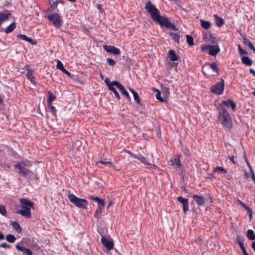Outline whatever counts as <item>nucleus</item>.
Listing matches in <instances>:
<instances>
[{"label":"nucleus","mask_w":255,"mask_h":255,"mask_svg":"<svg viewBox=\"0 0 255 255\" xmlns=\"http://www.w3.org/2000/svg\"><path fill=\"white\" fill-rule=\"evenodd\" d=\"M145 9L150 14L151 18L155 23L159 24L161 26H165L166 28L177 31L178 28L175 24L165 16L160 15V12L150 1L146 2Z\"/></svg>","instance_id":"1"},{"label":"nucleus","mask_w":255,"mask_h":255,"mask_svg":"<svg viewBox=\"0 0 255 255\" xmlns=\"http://www.w3.org/2000/svg\"><path fill=\"white\" fill-rule=\"evenodd\" d=\"M29 165H26L24 161L17 162L14 165L16 169L18 170V173L28 180H35L37 179L36 174L33 171L29 170L26 168Z\"/></svg>","instance_id":"2"},{"label":"nucleus","mask_w":255,"mask_h":255,"mask_svg":"<svg viewBox=\"0 0 255 255\" xmlns=\"http://www.w3.org/2000/svg\"><path fill=\"white\" fill-rule=\"evenodd\" d=\"M218 120L221 124L228 129H231L233 127L231 116L225 108H218Z\"/></svg>","instance_id":"3"},{"label":"nucleus","mask_w":255,"mask_h":255,"mask_svg":"<svg viewBox=\"0 0 255 255\" xmlns=\"http://www.w3.org/2000/svg\"><path fill=\"white\" fill-rule=\"evenodd\" d=\"M68 198L70 201L76 207L81 209H86L88 202L84 199L79 198L74 194H69Z\"/></svg>","instance_id":"4"},{"label":"nucleus","mask_w":255,"mask_h":255,"mask_svg":"<svg viewBox=\"0 0 255 255\" xmlns=\"http://www.w3.org/2000/svg\"><path fill=\"white\" fill-rule=\"evenodd\" d=\"M201 49L203 52H206L213 56H216L220 52V48L218 45H204Z\"/></svg>","instance_id":"5"},{"label":"nucleus","mask_w":255,"mask_h":255,"mask_svg":"<svg viewBox=\"0 0 255 255\" xmlns=\"http://www.w3.org/2000/svg\"><path fill=\"white\" fill-rule=\"evenodd\" d=\"M47 18L57 28H59L62 25L63 20L59 14L52 13L47 15Z\"/></svg>","instance_id":"6"},{"label":"nucleus","mask_w":255,"mask_h":255,"mask_svg":"<svg viewBox=\"0 0 255 255\" xmlns=\"http://www.w3.org/2000/svg\"><path fill=\"white\" fill-rule=\"evenodd\" d=\"M224 89L225 82L223 79H221L219 82L211 87V91L214 94L221 95L223 94Z\"/></svg>","instance_id":"7"},{"label":"nucleus","mask_w":255,"mask_h":255,"mask_svg":"<svg viewBox=\"0 0 255 255\" xmlns=\"http://www.w3.org/2000/svg\"><path fill=\"white\" fill-rule=\"evenodd\" d=\"M101 242L103 246L105 247L107 252L113 249L114 243L113 240L111 238H107L105 236H102Z\"/></svg>","instance_id":"8"},{"label":"nucleus","mask_w":255,"mask_h":255,"mask_svg":"<svg viewBox=\"0 0 255 255\" xmlns=\"http://www.w3.org/2000/svg\"><path fill=\"white\" fill-rule=\"evenodd\" d=\"M23 69L27 71V72L26 74L27 79L30 81L31 83L33 85L36 86V82L35 81V77L34 76V70L31 69L29 65H25L23 68Z\"/></svg>","instance_id":"9"},{"label":"nucleus","mask_w":255,"mask_h":255,"mask_svg":"<svg viewBox=\"0 0 255 255\" xmlns=\"http://www.w3.org/2000/svg\"><path fill=\"white\" fill-rule=\"evenodd\" d=\"M20 207L22 208V209L17 210L16 213L21 215L22 216L27 219L31 218V208H33V207L22 206L21 205Z\"/></svg>","instance_id":"10"},{"label":"nucleus","mask_w":255,"mask_h":255,"mask_svg":"<svg viewBox=\"0 0 255 255\" xmlns=\"http://www.w3.org/2000/svg\"><path fill=\"white\" fill-rule=\"evenodd\" d=\"M226 106L227 107H231L233 111H235L236 107V103L232 100L228 99L227 100L223 101L221 103L219 104L218 108H225Z\"/></svg>","instance_id":"11"},{"label":"nucleus","mask_w":255,"mask_h":255,"mask_svg":"<svg viewBox=\"0 0 255 255\" xmlns=\"http://www.w3.org/2000/svg\"><path fill=\"white\" fill-rule=\"evenodd\" d=\"M103 49L107 52L112 53L116 55H119L121 54L120 50L116 47L104 45L103 46Z\"/></svg>","instance_id":"12"},{"label":"nucleus","mask_w":255,"mask_h":255,"mask_svg":"<svg viewBox=\"0 0 255 255\" xmlns=\"http://www.w3.org/2000/svg\"><path fill=\"white\" fill-rule=\"evenodd\" d=\"M178 201L183 206V211L184 213H186L189 211V201L188 199L184 198L182 196H179L177 198Z\"/></svg>","instance_id":"13"},{"label":"nucleus","mask_w":255,"mask_h":255,"mask_svg":"<svg viewBox=\"0 0 255 255\" xmlns=\"http://www.w3.org/2000/svg\"><path fill=\"white\" fill-rule=\"evenodd\" d=\"M11 13L8 10H5L0 12V25L6 22L9 19Z\"/></svg>","instance_id":"14"},{"label":"nucleus","mask_w":255,"mask_h":255,"mask_svg":"<svg viewBox=\"0 0 255 255\" xmlns=\"http://www.w3.org/2000/svg\"><path fill=\"white\" fill-rule=\"evenodd\" d=\"M15 248L17 250H19L26 255H32L33 253L29 249L26 248L22 246H21L20 243H17L16 246Z\"/></svg>","instance_id":"15"},{"label":"nucleus","mask_w":255,"mask_h":255,"mask_svg":"<svg viewBox=\"0 0 255 255\" xmlns=\"http://www.w3.org/2000/svg\"><path fill=\"white\" fill-rule=\"evenodd\" d=\"M192 197L198 206H201L204 205L205 203V199L203 196L197 195H193Z\"/></svg>","instance_id":"16"},{"label":"nucleus","mask_w":255,"mask_h":255,"mask_svg":"<svg viewBox=\"0 0 255 255\" xmlns=\"http://www.w3.org/2000/svg\"><path fill=\"white\" fill-rule=\"evenodd\" d=\"M206 67H209L214 72H216L217 73H219V68L218 67L217 64L215 62L206 63L202 67L203 71H204V69Z\"/></svg>","instance_id":"17"},{"label":"nucleus","mask_w":255,"mask_h":255,"mask_svg":"<svg viewBox=\"0 0 255 255\" xmlns=\"http://www.w3.org/2000/svg\"><path fill=\"white\" fill-rule=\"evenodd\" d=\"M17 37L18 38H20V39H22L24 41H26L30 43H31L32 45H36V41L33 40L31 38L27 37L26 35L21 34H19L17 35Z\"/></svg>","instance_id":"18"},{"label":"nucleus","mask_w":255,"mask_h":255,"mask_svg":"<svg viewBox=\"0 0 255 255\" xmlns=\"http://www.w3.org/2000/svg\"><path fill=\"white\" fill-rule=\"evenodd\" d=\"M115 86L120 90L123 95L125 96L127 98H129V95L128 92L120 83L119 82L118 83H116Z\"/></svg>","instance_id":"19"},{"label":"nucleus","mask_w":255,"mask_h":255,"mask_svg":"<svg viewBox=\"0 0 255 255\" xmlns=\"http://www.w3.org/2000/svg\"><path fill=\"white\" fill-rule=\"evenodd\" d=\"M117 163V161L114 160V161H107L106 160H99L98 162H96V165H98L99 164L105 165L107 166H115V164Z\"/></svg>","instance_id":"20"},{"label":"nucleus","mask_w":255,"mask_h":255,"mask_svg":"<svg viewBox=\"0 0 255 255\" xmlns=\"http://www.w3.org/2000/svg\"><path fill=\"white\" fill-rule=\"evenodd\" d=\"M214 17L215 18V23L217 26L221 27L224 24L225 20L223 18L219 16L216 14L214 15Z\"/></svg>","instance_id":"21"},{"label":"nucleus","mask_w":255,"mask_h":255,"mask_svg":"<svg viewBox=\"0 0 255 255\" xmlns=\"http://www.w3.org/2000/svg\"><path fill=\"white\" fill-rule=\"evenodd\" d=\"M20 205L22 206H29V207H33L34 204L31 201L22 198L20 200Z\"/></svg>","instance_id":"22"},{"label":"nucleus","mask_w":255,"mask_h":255,"mask_svg":"<svg viewBox=\"0 0 255 255\" xmlns=\"http://www.w3.org/2000/svg\"><path fill=\"white\" fill-rule=\"evenodd\" d=\"M89 199L96 201L98 203L99 206H100L102 208H104L105 206V201L104 200L100 199L97 196L95 197L93 196H90Z\"/></svg>","instance_id":"23"},{"label":"nucleus","mask_w":255,"mask_h":255,"mask_svg":"<svg viewBox=\"0 0 255 255\" xmlns=\"http://www.w3.org/2000/svg\"><path fill=\"white\" fill-rule=\"evenodd\" d=\"M168 56L171 61H176L178 60V57L173 50L169 51Z\"/></svg>","instance_id":"24"},{"label":"nucleus","mask_w":255,"mask_h":255,"mask_svg":"<svg viewBox=\"0 0 255 255\" xmlns=\"http://www.w3.org/2000/svg\"><path fill=\"white\" fill-rule=\"evenodd\" d=\"M56 98V97L53 93L50 91L48 92V97L47 98V102L48 105L50 106L52 102L55 100Z\"/></svg>","instance_id":"25"},{"label":"nucleus","mask_w":255,"mask_h":255,"mask_svg":"<svg viewBox=\"0 0 255 255\" xmlns=\"http://www.w3.org/2000/svg\"><path fill=\"white\" fill-rule=\"evenodd\" d=\"M153 90L157 92V94L156 95V98L159 100L160 102H166V98H164V97H162L161 96V92L158 89H156L155 88H153Z\"/></svg>","instance_id":"26"},{"label":"nucleus","mask_w":255,"mask_h":255,"mask_svg":"<svg viewBox=\"0 0 255 255\" xmlns=\"http://www.w3.org/2000/svg\"><path fill=\"white\" fill-rule=\"evenodd\" d=\"M161 91L163 95V97L166 98V102H167V99L170 94L169 89L166 87H162L161 88Z\"/></svg>","instance_id":"27"},{"label":"nucleus","mask_w":255,"mask_h":255,"mask_svg":"<svg viewBox=\"0 0 255 255\" xmlns=\"http://www.w3.org/2000/svg\"><path fill=\"white\" fill-rule=\"evenodd\" d=\"M114 86H115V85H110V86H109L108 89L111 91H112L114 93L115 97L119 100L120 99V95L118 93L117 90L116 89V88L114 87Z\"/></svg>","instance_id":"28"},{"label":"nucleus","mask_w":255,"mask_h":255,"mask_svg":"<svg viewBox=\"0 0 255 255\" xmlns=\"http://www.w3.org/2000/svg\"><path fill=\"white\" fill-rule=\"evenodd\" d=\"M242 62L247 66H251L252 64V61L247 56H243L241 58Z\"/></svg>","instance_id":"29"},{"label":"nucleus","mask_w":255,"mask_h":255,"mask_svg":"<svg viewBox=\"0 0 255 255\" xmlns=\"http://www.w3.org/2000/svg\"><path fill=\"white\" fill-rule=\"evenodd\" d=\"M15 23L12 22L6 28L4 31L6 33H9L12 32L15 28Z\"/></svg>","instance_id":"30"},{"label":"nucleus","mask_w":255,"mask_h":255,"mask_svg":"<svg viewBox=\"0 0 255 255\" xmlns=\"http://www.w3.org/2000/svg\"><path fill=\"white\" fill-rule=\"evenodd\" d=\"M200 22H201V26L203 28H204L205 29H208L210 28V27L211 26V23L210 21L204 20H200Z\"/></svg>","instance_id":"31"},{"label":"nucleus","mask_w":255,"mask_h":255,"mask_svg":"<svg viewBox=\"0 0 255 255\" xmlns=\"http://www.w3.org/2000/svg\"><path fill=\"white\" fill-rule=\"evenodd\" d=\"M49 4L50 5V10L53 11L57 8L58 2H56V1H54L51 0H49Z\"/></svg>","instance_id":"32"},{"label":"nucleus","mask_w":255,"mask_h":255,"mask_svg":"<svg viewBox=\"0 0 255 255\" xmlns=\"http://www.w3.org/2000/svg\"><path fill=\"white\" fill-rule=\"evenodd\" d=\"M170 35L172 36V39L175 42L177 43H179L180 41V35L177 33L170 32Z\"/></svg>","instance_id":"33"},{"label":"nucleus","mask_w":255,"mask_h":255,"mask_svg":"<svg viewBox=\"0 0 255 255\" xmlns=\"http://www.w3.org/2000/svg\"><path fill=\"white\" fill-rule=\"evenodd\" d=\"M247 236L250 240H255V235L254 234V231L252 230H248L247 233Z\"/></svg>","instance_id":"34"},{"label":"nucleus","mask_w":255,"mask_h":255,"mask_svg":"<svg viewBox=\"0 0 255 255\" xmlns=\"http://www.w3.org/2000/svg\"><path fill=\"white\" fill-rule=\"evenodd\" d=\"M186 41L187 43L190 46L194 45V40L193 38L190 35H186Z\"/></svg>","instance_id":"35"},{"label":"nucleus","mask_w":255,"mask_h":255,"mask_svg":"<svg viewBox=\"0 0 255 255\" xmlns=\"http://www.w3.org/2000/svg\"><path fill=\"white\" fill-rule=\"evenodd\" d=\"M169 164L170 165H175L177 168L181 166V160H169Z\"/></svg>","instance_id":"36"},{"label":"nucleus","mask_w":255,"mask_h":255,"mask_svg":"<svg viewBox=\"0 0 255 255\" xmlns=\"http://www.w3.org/2000/svg\"><path fill=\"white\" fill-rule=\"evenodd\" d=\"M244 43L249 46V47H250L252 49H253L254 51H255V48L254 47V46L253 45V44L252 43V42L249 40H248V39H244Z\"/></svg>","instance_id":"37"},{"label":"nucleus","mask_w":255,"mask_h":255,"mask_svg":"<svg viewBox=\"0 0 255 255\" xmlns=\"http://www.w3.org/2000/svg\"><path fill=\"white\" fill-rule=\"evenodd\" d=\"M221 172L226 174L227 173V170L222 167L217 166L216 167H215L214 169L213 172Z\"/></svg>","instance_id":"38"},{"label":"nucleus","mask_w":255,"mask_h":255,"mask_svg":"<svg viewBox=\"0 0 255 255\" xmlns=\"http://www.w3.org/2000/svg\"><path fill=\"white\" fill-rule=\"evenodd\" d=\"M141 161L144 165H147V167L148 168L154 169L157 167V166L155 165L154 163L148 162L147 160H141Z\"/></svg>","instance_id":"39"},{"label":"nucleus","mask_w":255,"mask_h":255,"mask_svg":"<svg viewBox=\"0 0 255 255\" xmlns=\"http://www.w3.org/2000/svg\"><path fill=\"white\" fill-rule=\"evenodd\" d=\"M12 227L16 230L18 233H20L21 231V228L20 227L19 224L15 222H13L11 223Z\"/></svg>","instance_id":"40"},{"label":"nucleus","mask_w":255,"mask_h":255,"mask_svg":"<svg viewBox=\"0 0 255 255\" xmlns=\"http://www.w3.org/2000/svg\"><path fill=\"white\" fill-rule=\"evenodd\" d=\"M6 240L7 241L10 243H14L16 240V238L15 236L11 234H9L6 236Z\"/></svg>","instance_id":"41"},{"label":"nucleus","mask_w":255,"mask_h":255,"mask_svg":"<svg viewBox=\"0 0 255 255\" xmlns=\"http://www.w3.org/2000/svg\"><path fill=\"white\" fill-rule=\"evenodd\" d=\"M105 82L106 83L108 88H109V86L110 85H115L116 83H118V81H113L112 82H110V80L107 78L105 80Z\"/></svg>","instance_id":"42"},{"label":"nucleus","mask_w":255,"mask_h":255,"mask_svg":"<svg viewBox=\"0 0 255 255\" xmlns=\"http://www.w3.org/2000/svg\"><path fill=\"white\" fill-rule=\"evenodd\" d=\"M0 213L4 216L6 215V210L4 206L0 205Z\"/></svg>","instance_id":"43"},{"label":"nucleus","mask_w":255,"mask_h":255,"mask_svg":"<svg viewBox=\"0 0 255 255\" xmlns=\"http://www.w3.org/2000/svg\"><path fill=\"white\" fill-rule=\"evenodd\" d=\"M238 51L241 55H246L248 53L246 50H243L240 44L238 45Z\"/></svg>","instance_id":"44"},{"label":"nucleus","mask_w":255,"mask_h":255,"mask_svg":"<svg viewBox=\"0 0 255 255\" xmlns=\"http://www.w3.org/2000/svg\"><path fill=\"white\" fill-rule=\"evenodd\" d=\"M48 106L49 107L50 111V112L52 113V114L53 116H56L57 110H56L55 107L54 106H52L51 104Z\"/></svg>","instance_id":"45"},{"label":"nucleus","mask_w":255,"mask_h":255,"mask_svg":"<svg viewBox=\"0 0 255 255\" xmlns=\"http://www.w3.org/2000/svg\"><path fill=\"white\" fill-rule=\"evenodd\" d=\"M102 208H102L100 206H98V208L97 209V210H96V211L95 212V214H94L95 217H96L97 218H99L98 216L99 214L101 213Z\"/></svg>","instance_id":"46"},{"label":"nucleus","mask_w":255,"mask_h":255,"mask_svg":"<svg viewBox=\"0 0 255 255\" xmlns=\"http://www.w3.org/2000/svg\"><path fill=\"white\" fill-rule=\"evenodd\" d=\"M56 67L57 69L62 71L65 68L63 66V63L59 60H58Z\"/></svg>","instance_id":"47"},{"label":"nucleus","mask_w":255,"mask_h":255,"mask_svg":"<svg viewBox=\"0 0 255 255\" xmlns=\"http://www.w3.org/2000/svg\"><path fill=\"white\" fill-rule=\"evenodd\" d=\"M107 63L110 66H114L116 62L112 58H109L107 59Z\"/></svg>","instance_id":"48"},{"label":"nucleus","mask_w":255,"mask_h":255,"mask_svg":"<svg viewBox=\"0 0 255 255\" xmlns=\"http://www.w3.org/2000/svg\"><path fill=\"white\" fill-rule=\"evenodd\" d=\"M237 243H238L241 249L245 248L243 242L240 240V238L239 237L237 238Z\"/></svg>","instance_id":"49"},{"label":"nucleus","mask_w":255,"mask_h":255,"mask_svg":"<svg viewBox=\"0 0 255 255\" xmlns=\"http://www.w3.org/2000/svg\"><path fill=\"white\" fill-rule=\"evenodd\" d=\"M133 96L134 100H135V101L137 103H139L140 100H139V96H138V93L137 92L136 93H133Z\"/></svg>","instance_id":"50"},{"label":"nucleus","mask_w":255,"mask_h":255,"mask_svg":"<svg viewBox=\"0 0 255 255\" xmlns=\"http://www.w3.org/2000/svg\"><path fill=\"white\" fill-rule=\"evenodd\" d=\"M245 208L247 210L248 213L249 214V216L250 218V220H251L253 218V215H252V210L247 206L245 205Z\"/></svg>","instance_id":"51"},{"label":"nucleus","mask_w":255,"mask_h":255,"mask_svg":"<svg viewBox=\"0 0 255 255\" xmlns=\"http://www.w3.org/2000/svg\"><path fill=\"white\" fill-rule=\"evenodd\" d=\"M0 246L1 248H6V249H10L11 247V245H8L6 243H2L0 244Z\"/></svg>","instance_id":"52"},{"label":"nucleus","mask_w":255,"mask_h":255,"mask_svg":"<svg viewBox=\"0 0 255 255\" xmlns=\"http://www.w3.org/2000/svg\"><path fill=\"white\" fill-rule=\"evenodd\" d=\"M96 7H97V9L99 10L100 12L102 13L104 11V10L103 8L102 4L98 3L96 5Z\"/></svg>","instance_id":"53"},{"label":"nucleus","mask_w":255,"mask_h":255,"mask_svg":"<svg viewBox=\"0 0 255 255\" xmlns=\"http://www.w3.org/2000/svg\"><path fill=\"white\" fill-rule=\"evenodd\" d=\"M62 71L68 76H70L71 75V74L69 71H68L65 68L63 69Z\"/></svg>","instance_id":"54"},{"label":"nucleus","mask_w":255,"mask_h":255,"mask_svg":"<svg viewBox=\"0 0 255 255\" xmlns=\"http://www.w3.org/2000/svg\"><path fill=\"white\" fill-rule=\"evenodd\" d=\"M241 249L242 250V251L244 255H249V254H248V253L247 252V251L246 250L245 248H243Z\"/></svg>","instance_id":"55"},{"label":"nucleus","mask_w":255,"mask_h":255,"mask_svg":"<svg viewBox=\"0 0 255 255\" xmlns=\"http://www.w3.org/2000/svg\"><path fill=\"white\" fill-rule=\"evenodd\" d=\"M4 239V236L3 234L0 232V240H3Z\"/></svg>","instance_id":"56"},{"label":"nucleus","mask_w":255,"mask_h":255,"mask_svg":"<svg viewBox=\"0 0 255 255\" xmlns=\"http://www.w3.org/2000/svg\"><path fill=\"white\" fill-rule=\"evenodd\" d=\"M252 247L255 251V241H253L252 244Z\"/></svg>","instance_id":"57"},{"label":"nucleus","mask_w":255,"mask_h":255,"mask_svg":"<svg viewBox=\"0 0 255 255\" xmlns=\"http://www.w3.org/2000/svg\"><path fill=\"white\" fill-rule=\"evenodd\" d=\"M56 2H58V4L59 3H61V4H64L65 3V1L63 0H56Z\"/></svg>","instance_id":"58"},{"label":"nucleus","mask_w":255,"mask_h":255,"mask_svg":"<svg viewBox=\"0 0 255 255\" xmlns=\"http://www.w3.org/2000/svg\"><path fill=\"white\" fill-rule=\"evenodd\" d=\"M214 173L215 172H213V173H212L210 174V176L211 178H215V176L214 175Z\"/></svg>","instance_id":"59"},{"label":"nucleus","mask_w":255,"mask_h":255,"mask_svg":"<svg viewBox=\"0 0 255 255\" xmlns=\"http://www.w3.org/2000/svg\"><path fill=\"white\" fill-rule=\"evenodd\" d=\"M250 71L251 73H253L255 76V70L253 69H250Z\"/></svg>","instance_id":"60"},{"label":"nucleus","mask_w":255,"mask_h":255,"mask_svg":"<svg viewBox=\"0 0 255 255\" xmlns=\"http://www.w3.org/2000/svg\"><path fill=\"white\" fill-rule=\"evenodd\" d=\"M252 179L255 182V176L252 171Z\"/></svg>","instance_id":"61"},{"label":"nucleus","mask_w":255,"mask_h":255,"mask_svg":"<svg viewBox=\"0 0 255 255\" xmlns=\"http://www.w3.org/2000/svg\"><path fill=\"white\" fill-rule=\"evenodd\" d=\"M208 199H209L210 200V202H212V198H211V196L208 195V198L206 200H208Z\"/></svg>","instance_id":"62"},{"label":"nucleus","mask_w":255,"mask_h":255,"mask_svg":"<svg viewBox=\"0 0 255 255\" xmlns=\"http://www.w3.org/2000/svg\"><path fill=\"white\" fill-rule=\"evenodd\" d=\"M129 91L132 93V94L133 95V93H136V91H135L134 90H133L132 89H129Z\"/></svg>","instance_id":"63"},{"label":"nucleus","mask_w":255,"mask_h":255,"mask_svg":"<svg viewBox=\"0 0 255 255\" xmlns=\"http://www.w3.org/2000/svg\"><path fill=\"white\" fill-rule=\"evenodd\" d=\"M5 167H7L8 168H10V166L7 164V165H6V164H4L3 165V168H5Z\"/></svg>","instance_id":"64"}]
</instances>
